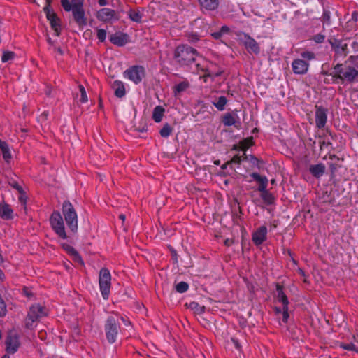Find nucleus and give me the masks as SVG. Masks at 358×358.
Segmentation results:
<instances>
[{
  "label": "nucleus",
  "mask_w": 358,
  "mask_h": 358,
  "mask_svg": "<svg viewBox=\"0 0 358 358\" xmlns=\"http://www.w3.org/2000/svg\"><path fill=\"white\" fill-rule=\"evenodd\" d=\"M61 4L66 11L69 12L73 9V3H71L69 0H61Z\"/></svg>",
  "instance_id": "4c0bfd02"
},
{
  "label": "nucleus",
  "mask_w": 358,
  "mask_h": 358,
  "mask_svg": "<svg viewBox=\"0 0 358 358\" xmlns=\"http://www.w3.org/2000/svg\"><path fill=\"white\" fill-rule=\"evenodd\" d=\"M234 243L233 239L227 238L224 241V245L227 246L231 245Z\"/></svg>",
  "instance_id": "13d9d810"
},
{
  "label": "nucleus",
  "mask_w": 358,
  "mask_h": 358,
  "mask_svg": "<svg viewBox=\"0 0 358 358\" xmlns=\"http://www.w3.org/2000/svg\"><path fill=\"white\" fill-rule=\"evenodd\" d=\"M124 74L134 83L138 84L145 76L144 68L141 66H133L124 71Z\"/></svg>",
  "instance_id": "9d476101"
},
{
  "label": "nucleus",
  "mask_w": 358,
  "mask_h": 358,
  "mask_svg": "<svg viewBox=\"0 0 358 358\" xmlns=\"http://www.w3.org/2000/svg\"><path fill=\"white\" fill-rule=\"evenodd\" d=\"M96 17L99 20L102 22H108L114 17L118 19V17H116L115 11L107 8H104L99 10L96 14Z\"/></svg>",
  "instance_id": "4468645a"
},
{
  "label": "nucleus",
  "mask_w": 358,
  "mask_h": 358,
  "mask_svg": "<svg viewBox=\"0 0 358 358\" xmlns=\"http://www.w3.org/2000/svg\"><path fill=\"white\" fill-rule=\"evenodd\" d=\"M327 109L322 106H315V124L317 127L322 129L327 122Z\"/></svg>",
  "instance_id": "f8f14e48"
},
{
  "label": "nucleus",
  "mask_w": 358,
  "mask_h": 358,
  "mask_svg": "<svg viewBox=\"0 0 358 358\" xmlns=\"http://www.w3.org/2000/svg\"><path fill=\"white\" fill-rule=\"evenodd\" d=\"M106 37V31L104 29H99L97 31V38L101 41H105Z\"/></svg>",
  "instance_id": "37998d69"
},
{
  "label": "nucleus",
  "mask_w": 358,
  "mask_h": 358,
  "mask_svg": "<svg viewBox=\"0 0 358 358\" xmlns=\"http://www.w3.org/2000/svg\"><path fill=\"white\" fill-rule=\"evenodd\" d=\"M112 87L115 90V95L118 98H122L125 95V88L124 84L119 80H115Z\"/></svg>",
  "instance_id": "4be33fe9"
},
{
  "label": "nucleus",
  "mask_w": 358,
  "mask_h": 358,
  "mask_svg": "<svg viewBox=\"0 0 358 358\" xmlns=\"http://www.w3.org/2000/svg\"><path fill=\"white\" fill-rule=\"evenodd\" d=\"M6 314V306L3 300L0 298V317H3Z\"/></svg>",
  "instance_id": "79ce46f5"
},
{
  "label": "nucleus",
  "mask_w": 358,
  "mask_h": 358,
  "mask_svg": "<svg viewBox=\"0 0 358 358\" xmlns=\"http://www.w3.org/2000/svg\"><path fill=\"white\" fill-rule=\"evenodd\" d=\"M227 103V99L225 96H220L218 98L217 102L213 103V105L217 108L218 110H223L224 109V106Z\"/></svg>",
  "instance_id": "c85d7f7f"
},
{
  "label": "nucleus",
  "mask_w": 358,
  "mask_h": 358,
  "mask_svg": "<svg viewBox=\"0 0 358 358\" xmlns=\"http://www.w3.org/2000/svg\"><path fill=\"white\" fill-rule=\"evenodd\" d=\"M199 1L201 7L207 10H214L219 6L218 0H199Z\"/></svg>",
  "instance_id": "412c9836"
},
{
  "label": "nucleus",
  "mask_w": 358,
  "mask_h": 358,
  "mask_svg": "<svg viewBox=\"0 0 358 358\" xmlns=\"http://www.w3.org/2000/svg\"><path fill=\"white\" fill-rule=\"evenodd\" d=\"M231 341L234 343V345L237 349L240 348V344L237 340H236L234 338H231Z\"/></svg>",
  "instance_id": "052dcab7"
},
{
  "label": "nucleus",
  "mask_w": 358,
  "mask_h": 358,
  "mask_svg": "<svg viewBox=\"0 0 358 358\" xmlns=\"http://www.w3.org/2000/svg\"><path fill=\"white\" fill-rule=\"evenodd\" d=\"M72 257L74 262H78L81 265H84V262L82 259V257H80L77 250L73 254Z\"/></svg>",
  "instance_id": "c03bdc74"
},
{
  "label": "nucleus",
  "mask_w": 358,
  "mask_h": 358,
  "mask_svg": "<svg viewBox=\"0 0 358 358\" xmlns=\"http://www.w3.org/2000/svg\"><path fill=\"white\" fill-rule=\"evenodd\" d=\"M169 248L171 253V257H172V259H173L174 263H177L178 262V255H177L176 251L171 246H169Z\"/></svg>",
  "instance_id": "603ef678"
},
{
  "label": "nucleus",
  "mask_w": 358,
  "mask_h": 358,
  "mask_svg": "<svg viewBox=\"0 0 358 358\" xmlns=\"http://www.w3.org/2000/svg\"><path fill=\"white\" fill-rule=\"evenodd\" d=\"M289 318L288 306L282 307V320L284 322H287Z\"/></svg>",
  "instance_id": "a18cd8bd"
},
{
  "label": "nucleus",
  "mask_w": 358,
  "mask_h": 358,
  "mask_svg": "<svg viewBox=\"0 0 358 358\" xmlns=\"http://www.w3.org/2000/svg\"><path fill=\"white\" fill-rule=\"evenodd\" d=\"M261 192V197L264 201L265 203L268 204H272L274 201V196L271 193H270L266 188L263 191H259Z\"/></svg>",
  "instance_id": "a878e982"
},
{
  "label": "nucleus",
  "mask_w": 358,
  "mask_h": 358,
  "mask_svg": "<svg viewBox=\"0 0 358 358\" xmlns=\"http://www.w3.org/2000/svg\"><path fill=\"white\" fill-rule=\"evenodd\" d=\"M250 161H252V162H259L257 158L256 157H255L254 155H250Z\"/></svg>",
  "instance_id": "69168bd1"
},
{
  "label": "nucleus",
  "mask_w": 358,
  "mask_h": 358,
  "mask_svg": "<svg viewBox=\"0 0 358 358\" xmlns=\"http://www.w3.org/2000/svg\"><path fill=\"white\" fill-rule=\"evenodd\" d=\"M45 1H46V6L44 8H48V10H52L51 8L52 0H45Z\"/></svg>",
  "instance_id": "bf43d9fd"
},
{
  "label": "nucleus",
  "mask_w": 358,
  "mask_h": 358,
  "mask_svg": "<svg viewBox=\"0 0 358 358\" xmlns=\"http://www.w3.org/2000/svg\"><path fill=\"white\" fill-rule=\"evenodd\" d=\"M244 39L243 43L250 53L259 54L260 49L257 42L248 34L243 33Z\"/></svg>",
  "instance_id": "ddd939ff"
},
{
  "label": "nucleus",
  "mask_w": 358,
  "mask_h": 358,
  "mask_svg": "<svg viewBox=\"0 0 358 358\" xmlns=\"http://www.w3.org/2000/svg\"><path fill=\"white\" fill-rule=\"evenodd\" d=\"M185 306L194 311L195 313L201 314L205 311V306H200L196 302H191L189 304L186 303Z\"/></svg>",
  "instance_id": "393cba45"
},
{
  "label": "nucleus",
  "mask_w": 358,
  "mask_h": 358,
  "mask_svg": "<svg viewBox=\"0 0 358 358\" xmlns=\"http://www.w3.org/2000/svg\"><path fill=\"white\" fill-rule=\"evenodd\" d=\"M78 88H79V90L80 92V94H81L80 101L82 103L87 102V96L85 87L82 85H80L78 86Z\"/></svg>",
  "instance_id": "58836bf2"
},
{
  "label": "nucleus",
  "mask_w": 358,
  "mask_h": 358,
  "mask_svg": "<svg viewBox=\"0 0 358 358\" xmlns=\"http://www.w3.org/2000/svg\"><path fill=\"white\" fill-rule=\"evenodd\" d=\"M120 328V325L114 317H109L107 319L105 324V331L106 338L109 343H113L116 341Z\"/></svg>",
  "instance_id": "6e6552de"
},
{
  "label": "nucleus",
  "mask_w": 358,
  "mask_h": 358,
  "mask_svg": "<svg viewBox=\"0 0 358 358\" xmlns=\"http://www.w3.org/2000/svg\"><path fill=\"white\" fill-rule=\"evenodd\" d=\"M309 64L303 59H294L292 62L293 71L296 74H305L308 69Z\"/></svg>",
  "instance_id": "dca6fc26"
},
{
  "label": "nucleus",
  "mask_w": 358,
  "mask_h": 358,
  "mask_svg": "<svg viewBox=\"0 0 358 358\" xmlns=\"http://www.w3.org/2000/svg\"><path fill=\"white\" fill-rule=\"evenodd\" d=\"M250 176L259 183L258 191H263L267 187L268 179L266 176H262L257 173H252Z\"/></svg>",
  "instance_id": "aec40b11"
},
{
  "label": "nucleus",
  "mask_w": 358,
  "mask_h": 358,
  "mask_svg": "<svg viewBox=\"0 0 358 358\" xmlns=\"http://www.w3.org/2000/svg\"><path fill=\"white\" fill-rule=\"evenodd\" d=\"M19 194H20V196L19 197V201L23 206L24 213H27V201L28 197L26 194V192L24 190L21 192H19Z\"/></svg>",
  "instance_id": "473e14b6"
},
{
  "label": "nucleus",
  "mask_w": 358,
  "mask_h": 358,
  "mask_svg": "<svg viewBox=\"0 0 358 358\" xmlns=\"http://www.w3.org/2000/svg\"><path fill=\"white\" fill-rule=\"evenodd\" d=\"M234 117L229 113L224 114L222 117V123L225 126H231L236 124Z\"/></svg>",
  "instance_id": "bb28decb"
},
{
  "label": "nucleus",
  "mask_w": 358,
  "mask_h": 358,
  "mask_svg": "<svg viewBox=\"0 0 358 358\" xmlns=\"http://www.w3.org/2000/svg\"><path fill=\"white\" fill-rule=\"evenodd\" d=\"M189 83L187 82H181L175 86V93H180L187 89Z\"/></svg>",
  "instance_id": "f704fd0d"
},
{
  "label": "nucleus",
  "mask_w": 358,
  "mask_h": 358,
  "mask_svg": "<svg viewBox=\"0 0 358 358\" xmlns=\"http://www.w3.org/2000/svg\"><path fill=\"white\" fill-rule=\"evenodd\" d=\"M0 149L1 150L3 157L5 159V161L6 162H9L10 159L12 158V155L10 152V149L8 144L6 143Z\"/></svg>",
  "instance_id": "2f4dec72"
},
{
  "label": "nucleus",
  "mask_w": 358,
  "mask_h": 358,
  "mask_svg": "<svg viewBox=\"0 0 358 358\" xmlns=\"http://www.w3.org/2000/svg\"><path fill=\"white\" fill-rule=\"evenodd\" d=\"M325 36L323 34H317L315 36H313V40L317 43H321L324 41Z\"/></svg>",
  "instance_id": "49530a36"
},
{
  "label": "nucleus",
  "mask_w": 358,
  "mask_h": 358,
  "mask_svg": "<svg viewBox=\"0 0 358 358\" xmlns=\"http://www.w3.org/2000/svg\"><path fill=\"white\" fill-rule=\"evenodd\" d=\"M100 291L104 299H108L111 287V275L107 268H102L99 274Z\"/></svg>",
  "instance_id": "20e7f679"
},
{
  "label": "nucleus",
  "mask_w": 358,
  "mask_h": 358,
  "mask_svg": "<svg viewBox=\"0 0 358 358\" xmlns=\"http://www.w3.org/2000/svg\"><path fill=\"white\" fill-rule=\"evenodd\" d=\"M0 215L6 220H10L13 217V210L7 203H0Z\"/></svg>",
  "instance_id": "5701e85b"
},
{
  "label": "nucleus",
  "mask_w": 358,
  "mask_h": 358,
  "mask_svg": "<svg viewBox=\"0 0 358 358\" xmlns=\"http://www.w3.org/2000/svg\"><path fill=\"white\" fill-rule=\"evenodd\" d=\"M322 21L327 24L330 23V14L328 10H324Z\"/></svg>",
  "instance_id": "de8ad7c7"
},
{
  "label": "nucleus",
  "mask_w": 358,
  "mask_h": 358,
  "mask_svg": "<svg viewBox=\"0 0 358 358\" xmlns=\"http://www.w3.org/2000/svg\"><path fill=\"white\" fill-rule=\"evenodd\" d=\"M276 292L277 295L276 297L279 302L282 303L283 307H287L289 305V301L287 295L283 291V286L280 285L279 283H276Z\"/></svg>",
  "instance_id": "a211bd4d"
},
{
  "label": "nucleus",
  "mask_w": 358,
  "mask_h": 358,
  "mask_svg": "<svg viewBox=\"0 0 358 358\" xmlns=\"http://www.w3.org/2000/svg\"><path fill=\"white\" fill-rule=\"evenodd\" d=\"M46 315L47 312L45 311V307L40 304L31 306L25 319V327L32 329L35 322L39 321L41 317Z\"/></svg>",
  "instance_id": "7ed1b4c3"
},
{
  "label": "nucleus",
  "mask_w": 358,
  "mask_h": 358,
  "mask_svg": "<svg viewBox=\"0 0 358 358\" xmlns=\"http://www.w3.org/2000/svg\"><path fill=\"white\" fill-rule=\"evenodd\" d=\"M15 57V52L12 51H4L1 57L3 62H6Z\"/></svg>",
  "instance_id": "c9c22d12"
},
{
  "label": "nucleus",
  "mask_w": 358,
  "mask_h": 358,
  "mask_svg": "<svg viewBox=\"0 0 358 358\" xmlns=\"http://www.w3.org/2000/svg\"><path fill=\"white\" fill-rule=\"evenodd\" d=\"M301 57L304 59H312L315 57L314 53L311 52H304L301 54Z\"/></svg>",
  "instance_id": "8fccbe9b"
},
{
  "label": "nucleus",
  "mask_w": 358,
  "mask_h": 358,
  "mask_svg": "<svg viewBox=\"0 0 358 358\" xmlns=\"http://www.w3.org/2000/svg\"><path fill=\"white\" fill-rule=\"evenodd\" d=\"M229 31H230V29L227 26H226V25L222 26L220 28V31L222 32V34H224V33H226V34L229 33Z\"/></svg>",
  "instance_id": "4d7b16f0"
},
{
  "label": "nucleus",
  "mask_w": 358,
  "mask_h": 358,
  "mask_svg": "<svg viewBox=\"0 0 358 358\" xmlns=\"http://www.w3.org/2000/svg\"><path fill=\"white\" fill-rule=\"evenodd\" d=\"M325 166L320 163L315 165H310L309 167V171L316 178H320L325 172Z\"/></svg>",
  "instance_id": "6ab92c4d"
},
{
  "label": "nucleus",
  "mask_w": 358,
  "mask_h": 358,
  "mask_svg": "<svg viewBox=\"0 0 358 358\" xmlns=\"http://www.w3.org/2000/svg\"><path fill=\"white\" fill-rule=\"evenodd\" d=\"M341 165L338 164L337 163H330L329 164V169L331 174H334V172L337 170L338 167H341Z\"/></svg>",
  "instance_id": "864d4df0"
},
{
  "label": "nucleus",
  "mask_w": 358,
  "mask_h": 358,
  "mask_svg": "<svg viewBox=\"0 0 358 358\" xmlns=\"http://www.w3.org/2000/svg\"><path fill=\"white\" fill-rule=\"evenodd\" d=\"M228 165H231V163L229 162V161H227L226 163H224L223 165H222L221 169H227Z\"/></svg>",
  "instance_id": "0e129e2a"
},
{
  "label": "nucleus",
  "mask_w": 358,
  "mask_h": 358,
  "mask_svg": "<svg viewBox=\"0 0 358 358\" xmlns=\"http://www.w3.org/2000/svg\"><path fill=\"white\" fill-rule=\"evenodd\" d=\"M83 1L84 0H71L73 3V9L72 10L73 17L80 28H83L84 26L87 25V19L85 17V10L83 9Z\"/></svg>",
  "instance_id": "0eeeda50"
},
{
  "label": "nucleus",
  "mask_w": 358,
  "mask_h": 358,
  "mask_svg": "<svg viewBox=\"0 0 358 358\" xmlns=\"http://www.w3.org/2000/svg\"><path fill=\"white\" fill-rule=\"evenodd\" d=\"M357 16H358V13L354 12L352 15V20H354L355 22L357 21Z\"/></svg>",
  "instance_id": "680f3d73"
},
{
  "label": "nucleus",
  "mask_w": 358,
  "mask_h": 358,
  "mask_svg": "<svg viewBox=\"0 0 358 358\" xmlns=\"http://www.w3.org/2000/svg\"><path fill=\"white\" fill-rule=\"evenodd\" d=\"M240 148H241V145H238L237 144H235V145H233L232 150H238Z\"/></svg>",
  "instance_id": "774afa93"
},
{
  "label": "nucleus",
  "mask_w": 358,
  "mask_h": 358,
  "mask_svg": "<svg viewBox=\"0 0 358 358\" xmlns=\"http://www.w3.org/2000/svg\"><path fill=\"white\" fill-rule=\"evenodd\" d=\"M164 108L162 106H157L154 108L152 118L156 122H160L164 113Z\"/></svg>",
  "instance_id": "b1692460"
},
{
  "label": "nucleus",
  "mask_w": 358,
  "mask_h": 358,
  "mask_svg": "<svg viewBox=\"0 0 358 358\" xmlns=\"http://www.w3.org/2000/svg\"><path fill=\"white\" fill-rule=\"evenodd\" d=\"M98 2H99V4L101 6H106L107 4V1L106 0H98Z\"/></svg>",
  "instance_id": "e2e57ef3"
},
{
  "label": "nucleus",
  "mask_w": 358,
  "mask_h": 358,
  "mask_svg": "<svg viewBox=\"0 0 358 358\" xmlns=\"http://www.w3.org/2000/svg\"><path fill=\"white\" fill-rule=\"evenodd\" d=\"M267 229L262 226L252 234V241L257 245H261L266 238Z\"/></svg>",
  "instance_id": "2eb2a0df"
},
{
  "label": "nucleus",
  "mask_w": 358,
  "mask_h": 358,
  "mask_svg": "<svg viewBox=\"0 0 358 358\" xmlns=\"http://www.w3.org/2000/svg\"><path fill=\"white\" fill-rule=\"evenodd\" d=\"M189 288V285L185 282H180L176 285V290L179 293L186 292Z\"/></svg>",
  "instance_id": "72a5a7b5"
},
{
  "label": "nucleus",
  "mask_w": 358,
  "mask_h": 358,
  "mask_svg": "<svg viewBox=\"0 0 358 358\" xmlns=\"http://www.w3.org/2000/svg\"><path fill=\"white\" fill-rule=\"evenodd\" d=\"M197 55L196 50L186 45H178L174 51V59L180 66L189 65L195 61Z\"/></svg>",
  "instance_id": "f257e3e1"
},
{
  "label": "nucleus",
  "mask_w": 358,
  "mask_h": 358,
  "mask_svg": "<svg viewBox=\"0 0 358 358\" xmlns=\"http://www.w3.org/2000/svg\"><path fill=\"white\" fill-rule=\"evenodd\" d=\"M62 213L70 231L73 234L77 233L78 229V215L74 207L69 201H64L62 204Z\"/></svg>",
  "instance_id": "f03ea898"
},
{
  "label": "nucleus",
  "mask_w": 358,
  "mask_h": 358,
  "mask_svg": "<svg viewBox=\"0 0 358 358\" xmlns=\"http://www.w3.org/2000/svg\"><path fill=\"white\" fill-rule=\"evenodd\" d=\"M254 141L252 137H248L247 138L243 139L240 142L241 149L243 150H246L248 148L253 145Z\"/></svg>",
  "instance_id": "c756f323"
},
{
  "label": "nucleus",
  "mask_w": 358,
  "mask_h": 358,
  "mask_svg": "<svg viewBox=\"0 0 358 358\" xmlns=\"http://www.w3.org/2000/svg\"><path fill=\"white\" fill-rule=\"evenodd\" d=\"M129 17L135 22H141L142 14L138 10H130L129 12Z\"/></svg>",
  "instance_id": "cd10ccee"
},
{
  "label": "nucleus",
  "mask_w": 358,
  "mask_h": 358,
  "mask_svg": "<svg viewBox=\"0 0 358 358\" xmlns=\"http://www.w3.org/2000/svg\"><path fill=\"white\" fill-rule=\"evenodd\" d=\"M6 351L8 354L15 353L20 345L19 336L15 330L9 331L6 339Z\"/></svg>",
  "instance_id": "1a4fd4ad"
},
{
  "label": "nucleus",
  "mask_w": 358,
  "mask_h": 358,
  "mask_svg": "<svg viewBox=\"0 0 358 358\" xmlns=\"http://www.w3.org/2000/svg\"><path fill=\"white\" fill-rule=\"evenodd\" d=\"M241 159H242L241 156H239L238 155H236L235 156H234V157L231 160H229V162L231 163V164L232 163L240 164L241 162Z\"/></svg>",
  "instance_id": "3c124183"
},
{
  "label": "nucleus",
  "mask_w": 358,
  "mask_h": 358,
  "mask_svg": "<svg viewBox=\"0 0 358 358\" xmlns=\"http://www.w3.org/2000/svg\"><path fill=\"white\" fill-rule=\"evenodd\" d=\"M62 247L71 256L76 251L72 246L66 243H63Z\"/></svg>",
  "instance_id": "a19ab883"
},
{
  "label": "nucleus",
  "mask_w": 358,
  "mask_h": 358,
  "mask_svg": "<svg viewBox=\"0 0 358 358\" xmlns=\"http://www.w3.org/2000/svg\"><path fill=\"white\" fill-rule=\"evenodd\" d=\"M55 50H57V52L60 54L61 55H62L64 54V52L63 50H62V48L60 47H58V48H55Z\"/></svg>",
  "instance_id": "338daca9"
},
{
  "label": "nucleus",
  "mask_w": 358,
  "mask_h": 358,
  "mask_svg": "<svg viewBox=\"0 0 358 358\" xmlns=\"http://www.w3.org/2000/svg\"><path fill=\"white\" fill-rule=\"evenodd\" d=\"M340 347L348 350H353L358 353V348L353 343H341Z\"/></svg>",
  "instance_id": "e433bc0d"
},
{
  "label": "nucleus",
  "mask_w": 358,
  "mask_h": 358,
  "mask_svg": "<svg viewBox=\"0 0 358 358\" xmlns=\"http://www.w3.org/2000/svg\"><path fill=\"white\" fill-rule=\"evenodd\" d=\"M211 36L215 38V39H220L222 36V32L220 31V30L219 31H217V32H213L211 34Z\"/></svg>",
  "instance_id": "5fc2aeb1"
},
{
  "label": "nucleus",
  "mask_w": 358,
  "mask_h": 358,
  "mask_svg": "<svg viewBox=\"0 0 358 358\" xmlns=\"http://www.w3.org/2000/svg\"><path fill=\"white\" fill-rule=\"evenodd\" d=\"M9 185H10L13 188L15 189L18 192H22L23 188L18 184V182L14 180H10L8 182Z\"/></svg>",
  "instance_id": "ea45409f"
},
{
  "label": "nucleus",
  "mask_w": 358,
  "mask_h": 358,
  "mask_svg": "<svg viewBox=\"0 0 358 358\" xmlns=\"http://www.w3.org/2000/svg\"><path fill=\"white\" fill-rule=\"evenodd\" d=\"M50 222L52 229L59 238L62 239H66L68 238L64 227L63 217L59 212L54 211L52 213L50 217Z\"/></svg>",
  "instance_id": "39448f33"
},
{
  "label": "nucleus",
  "mask_w": 358,
  "mask_h": 358,
  "mask_svg": "<svg viewBox=\"0 0 358 358\" xmlns=\"http://www.w3.org/2000/svg\"><path fill=\"white\" fill-rule=\"evenodd\" d=\"M135 129L140 132H144L147 131V125L145 124L142 127H137L136 126H134Z\"/></svg>",
  "instance_id": "6e6d98bb"
},
{
  "label": "nucleus",
  "mask_w": 358,
  "mask_h": 358,
  "mask_svg": "<svg viewBox=\"0 0 358 358\" xmlns=\"http://www.w3.org/2000/svg\"><path fill=\"white\" fill-rule=\"evenodd\" d=\"M334 69L337 74L334 75V77L343 81L347 80L352 83L358 76V71L351 66L343 68V64H338L335 66Z\"/></svg>",
  "instance_id": "423d86ee"
},
{
  "label": "nucleus",
  "mask_w": 358,
  "mask_h": 358,
  "mask_svg": "<svg viewBox=\"0 0 358 358\" xmlns=\"http://www.w3.org/2000/svg\"><path fill=\"white\" fill-rule=\"evenodd\" d=\"M43 10L46 15L47 19L50 21L52 29L55 31V35L59 36L61 34L60 19L52 10H48V8H44Z\"/></svg>",
  "instance_id": "9b49d317"
},
{
  "label": "nucleus",
  "mask_w": 358,
  "mask_h": 358,
  "mask_svg": "<svg viewBox=\"0 0 358 358\" xmlns=\"http://www.w3.org/2000/svg\"><path fill=\"white\" fill-rule=\"evenodd\" d=\"M328 41L331 45L332 48H339L341 45V41L336 38H330Z\"/></svg>",
  "instance_id": "09e8293b"
},
{
  "label": "nucleus",
  "mask_w": 358,
  "mask_h": 358,
  "mask_svg": "<svg viewBox=\"0 0 358 358\" xmlns=\"http://www.w3.org/2000/svg\"><path fill=\"white\" fill-rule=\"evenodd\" d=\"M173 131L172 127L168 124L166 123L163 127L161 129L159 134L162 137L166 138L171 134Z\"/></svg>",
  "instance_id": "7c9ffc66"
},
{
  "label": "nucleus",
  "mask_w": 358,
  "mask_h": 358,
  "mask_svg": "<svg viewBox=\"0 0 358 358\" xmlns=\"http://www.w3.org/2000/svg\"><path fill=\"white\" fill-rule=\"evenodd\" d=\"M128 38L127 34L117 32L110 36V41L117 46H123L128 42Z\"/></svg>",
  "instance_id": "f3484780"
}]
</instances>
